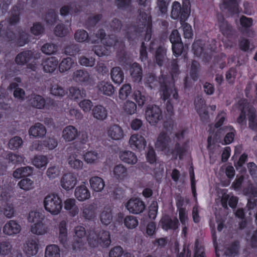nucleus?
I'll list each match as a JSON object with an SVG mask.
<instances>
[{
	"label": "nucleus",
	"mask_w": 257,
	"mask_h": 257,
	"mask_svg": "<svg viewBox=\"0 0 257 257\" xmlns=\"http://www.w3.org/2000/svg\"><path fill=\"white\" fill-rule=\"evenodd\" d=\"M183 139V132L175 134L162 132L158 137L155 146L168 156L175 159L177 156L181 158L185 151Z\"/></svg>",
	"instance_id": "1"
},
{
	"label": "nucleus",
	"mask_w": 257,
	"mask_h": 257,
	"mask_svg": "<svg viewBox=\"0 0 257 257\" xmlns=\"http://www.w3.org/2000/svg\"><path fill=\"white\" fill-rule=\"evenodd\" d=\"M43 206L47 212L52 215H57L62 210V201L58 195L51 193L44 197Z\"/></svg>",
	"instance_id": "2"
},
{
	"label": "nucleus",
	"mask_w": 257,
	"mask_h": 257,
	"mask_svg": "<svg viewBox=\"0 0 257 257\" xmlns=\"http://www.w3.org/2000/svg\"><path fill=\"white\" fill-rule=\"evenodd\" d=\"M88 242L93 247L100 246L108 247L110 243V234L107 231H101L99 234L94 231H90L88 237Z\"/></svg>",
	"instance_id": "3"
},
{
	"label": "nucleus",
	"mask_w": 257,
	"mask_h": 257,
	"mask_svg": "<svg viewBox=\"0 0 257 257\" xmlns=\"http://www.w3.org/2000/svg\"><path fill=\"white\" fill-rule=\"evenodd\" d=\"M41 57V53L35 51H26L17 55L16 62L18 64H24L29 61L31 62L28 65V68L35 71L38 68V64L35 61Z\"/></svg>",
	"instance_id": "4"
},
{
	"label": "nucleus",
	"mask_w": 257,
	"mask_h": 257,
	"mask_svg": "<svg viewBox=\"0 0 257 257\" xmlns=\"http://www.w3.org/2000/svg\"><path fill=\"white\" fill-rule=\"evenodd\" d=\"M146 118L149 123L154 125L163 118L162 111L157 105H149L146 110Z\"/></svg>",
	"instance_id": "5"
},
{
	"label": "nucleus",
	"mask_w": 257,
	"mask_h": 257,
	"mask_svg": "<svg viewBox=\"0 0 257 257\" xmlns=\"http://www.w3.org/2000/svg\"><path fill=\"white\" fill-rule=\"evenodd\" d=\"M58 239L62 246L66 249L71 248V245L68 240V232L67 222L65 220L61 221L58 225Z\"/></svg>",
	"instance_id": "6"
},
{
	"label": "nucleus",
	"mask_w": 257,
	"mask_h": 257,
	"mask_svg": "<svg viewBox=\"0 0 257 257\" xmlns=\"http://www.w3.org/2000/svg\"><path fill=\"white\" fill-rule=\"evenodd\" d=\"M190 10L188 7L181 8L180 3L177 2L173 3L171 12V17L173 19L180 18V22H185L189 17Z\"/></svg>",
	"instance_id": "7"
},
{
	"label": "nucleus",
	"mask_w": 257,
	"mask_h": 257,
	"mask_svg": "<svg viewBox=\"0 0 257 257\" xmlns=\"http://www.w3.org/2000/svg\"><path fill=\"white\" fill-rule=\"evenodd\" d=\"M78 182V180L76 175L72 173L64 174L60 181L61 187L66 191H69L74 188Z\"/></svg>",
	"instance_id": "8"
},
{
	"label": "nucleus",
	"mask_w": 257,
	"mask_h": 257,
	"mask_svg": "<svg viewBox=\"0 0 257 257\" xmlns=\"http://www.w3.org/2000/svg\"><path fill=\"white\" fill-rule=\"evenodd\" d=\"M85 235V230L83 226H77L75 227L73 241L71 246L73 250L79 249L84 245Z\"/></svg>",
	"instance_id": "9"
},
{
	"label": "nucleus",
	"mask_w": 257,
	"mask_h": 257,
	"mask_svg": "<svg viewBox=\"0 0 257 257\" xmlns=\"http://www.w3.org/2000/svg\"><path fill=\"white\" fill-rule=\"evenodd\" d=\"M127 210L132 214H138L143 212L146 206L144 202L139 198H132L125 204Z\"/></svg>",
	"instance_id": "10"
},
{
	"label": "nucleus",
	"mask_w": 257,
	"mask_h": 257,
	"mask_svg": "<svg viewBox=\"0 0 257 257\" xmlns=\"http://www.w3.org/2000/svg\"><path fill=\"white\" fill-rule=\"evenodd\" d=\"M103 42L104 46H95L94 48L95 53L98 56L107 55L110 52L112 47L115 45L116 40L113 36L106 38Z\"/></svg>",
	"instance_id": "11"
},
{
	"label": "nucleus",
	"mask_w": 257,
	"mask_h": 257,
	"mask_svg": "<svg viewBox=\"0 0 257 257\" xmlns=\"http://www.w3.org/2000/svg\"><path fill=\"white\" fill-rule=\"evenodd\" d=\"M128 144L132 149L142 151L145 149L147 142L143 136L137 133L131 136Z\"/></svg>",
	"instance_id": "12"
},
{
	"label": "nucleus",
	"mask_w": 257,
	"mask_h": 257,
	"mask_svg": "<svg viewBox=\"0 0 257 257\" xmlns=\"http://www.w3.org/2000/svg\"><path fill=\"white\" fill-rule=\"evenodd\" d=\"M21 230L20 224L16 221L10 220L7 221L3 227V233L10 236H14L19 233Z\"/></svg>",
	"instance_id": "13"
},
{
	"label": "nucleus",
	"mask_w": 257,
	"mask_h": 257,
	"mask_svg": "<svg viewBox=\"0 0 257 257\" xmlns=\"http://www.w3.org/2000/svg\"><path fill=\"white\" fill-rule=\"evenodd\" d=\"M38 241L34 239H28L23 244V250L28 256L35 255L38 252Z\"/></svg>",
	"instance_id": "14"
},
{
	"label": "nucleus",
	"mask_w": 257,
	"mask_h": 257,
	"mask_svg": "<svg viewBox=\"0 0 257 257\" xmlns=\"http://www.w3.org/2000/svg\"><path fill=\"white\" fill-rule=\"evenodd\" d=\"M162 98L164 100H177L178 99V93L173 83L167 84L164 82V84L162 86Z\"/></svg>",
	"instance_id": "15"
},
{
	"label": "nucleus",
	"mask_w": 257,
	"mask_h": 257,
	"mask_svg": "<svg viewBox=\"0 0 257 257\" xmlns=\"http://www.w3.org/2000/svg\"><path fill=\"white\" fill-rule=\"evenodd\" d=\"M107 137L111 140L119 141L125 136L123 129L117 124H113L109 126L106 131Z\"/></svg>",
	"instance_id": "16"
},
{
	"label": "nucleus",
	"mask_w": 257,
	"mask_h": 257,
	"mask_svg": "<svg viewBox=\"0 0 257 257\" xmlns=\"http://www.w3.org/2000/svg\"><path fill=\"white\" fill-rule=\"evenodd\" d=\"M74 196L79 201H84L90 198L91 194L86 185L82 184L76 187Z\"/></svg>",
	"instance_id": "17"
},
{
	"label": "nucleus",
	"mask_w": 257,
	"mask_h": 257,
	"mask_svg": "<svg viewBox=\"0 0 257 257\" xmlns=\"http://www.w3.org/2000/svg\"><path fill=\"white\" fill-rule=\"evenodd\" d=\"M64 208L72 217L77 215L79 212V209L76 204V201L74 198H68L64 202Z\"/></svg>",
	"instance_id": "18"
},
{
	"label": "nucleus",
	"mask_w": 257,
	"mask_h": 257,
	"mask_svg": "<svg viewBox=\"0 0 257 257\" xmlns=\"http://www.w3.org/2000/svg\"><path fill=\"white\" fill-rule=\"evenodd\" d=\"M113 178L118 180H123L128 176L127 168L122 164L115 165L112 171Z\"/></svg>",
	"instance_id": "19"
},
{
	"label": "nucleus",
	"mask_w": 257,
	"mask_h": 257,
	"mask_svg": "<svg viewBox=\"0 0 257 257\" xmlns=\"http://www.w3.org/2000/svg\"><path fill=\"white\" fill-rule=\"evenodd\" d=\"M97 88L99 92L105 95L110 96L114 92V87L108 80H103L98 82Z\"/></svg>",
	"instance_id": "20"
},
{
	"label": "nucleus",
	"mask_w": 257,
	"mask_h": 257,
	"mask_svg": "<svg viewBox=\"0 0 257 257\" xmlns=\"http://www.w3.org/2000/svg\"><path fill=\"white\" fill-rule=\"evenodd\" d=\"M30 231L32 233L37 235H43L49 231V227L46 225L45 221L38 223L33 224L31 225Z\"/></svg>",
	"instance_id": "21"
},
{
	"label": "nucleus",
	"mask_w": 257,
	"mask_h": 257,
	"mask_svg": "<svg viewBox=\"0 0 257 257\" xmlns=\"http://www.w3.org/2000/svg\"><path fill=\"white\" fill-rule=\"evenodd\" d=\"M107 110L101 105H96L92 109V116L99 121L105 120L107 117Z\"/></svg>",
	"instance_id": "22"
},
{
	"label": "nucleus",
	"mask_w": 257,
	"mask_h": 257,
	"mask_svg": "<svg viewBox=\"0 0 257 257\" xmlns=\"http://www.w3.org/2000/svg\"><path fill=\"white\" fill-rule=\"evenodd\" d=\"M67 161L70 167L75 170H80L83 168V163L79 155L75 153H71L68 157Z\"/></svg>",
	"instance_id": "23"
},
{
	"label": "nucleus",
	"mask_w": 257,
	"mask_h": 257,
	"mask_svg": "<svg viewBox=\"0 0 257 257\" xmlns=\"http://www.w3.org/2000/svg\"><path fill=\"white\" fill-rule=\"evenodd\" d=\"M77 130L72 125L65 127L62 131V138L66 142L74 140L78 136Z\"/></svg>",
	"instance_id": "24"
},
{
	"label": "nucleus",
	"mask_w": 257,
	"mask_h": 257,
	"mask_svg": "<svg viewBox=\"0 0 257 257\" xmlns=\"http://www.w3.org/2000/svg\"><path fill=\"white\" fill-rule=\"evenodd\" d=\"M46 133L47 131L45 126L39 122L31 126L29 130V135L34 137H43L46 135Z\"/></svg>",
	"instance_id": "25"
},
{
	"label": "nucleus",
	"mask_w": 257,
	"mask_h": 257,
	"mask_svg": "<svg viewBox=\"0 0 257 257\" xmlns=\"http://www.w3.org/2000/svg\"><path fill=\"white\" fill-rule=\"evenodd\" d=\"M89 182L91 189L95 192H101L104 188L105 182L101 177H92L90 178Z\"/></svg>",
	"instance_id": "26"
},
{
	"label": "nucleus",
	"mask_w": 257,
	"mask_h": 257,
	"mask_svg": "<svg viewBox=\"0 0 257 257\" xmlns=\"http://www.w3.org/2000/svg\"><path fill=\"white\" fill-rule=\"evenodd\" d=\"M58 60L55 57H51L43 62V70L46 73H52L57 68Z\"/></svg>",
	"instance_id": "27"
},
{
	"label": "nucleus",
	"mask_w": 257,
	"mask_h": 257,
	"mask_svg": "<svg viewBox=\"0 0 257 257\" xmlns=\"http://www.w3.org/2000/svg\"><path fill=\"white\" fill-rule=\"evenodd\" d=\"M96 208L91 204H87L83 206L81 209V215L86 220H93L96 216Z\"/></svg>",
	"instance_id": "28"
},
{
	"label": "nucleus",
	"mask_w": 257,
	"mask_h": 257,
	"mask_svg": "<svg viewBox=\"0 0 257 257\" xmlns=\"http://www.w3.org/2000/svg\"><path fill=\"white\" fill-rule=\"evenodd\" d=\"M162 228L165 230L175 229L178 227L179 221L176 217L173 219L169 216H165L161 221Z\"/></svg>",
	"instance_id": "29"
},
{
	"label": "nucleus",
	"mask_w": 257,
	"mask_h": 257,
	"mask_svg": "<svg viewBox=\"0 0 257 257\" xmlns=\"http://www.w3.org/2000/svg\"><path fill=\"white\" fill-rule=\"evenodd\" d=\"M238 104L239 105V109L241 110V113L237 117V121L240 124L244 125L246 123L245 113L246 112L248 113V110L251 106H249L247 101L244 99L240 100Z\"/></svg>",
	"instance_id": "30"
},
{
	"label": "nucleus",
	"mask_w": 257,
	"mask_h": 257,
	"mask_svg": "<svg viewBox=\"0 0 257 257\" xmlns=\"http://www.w3.org/2000/svg\"><path fill=\"white\" fill-rule=\"evenodd\" d=\"M73 79L78 82L87 84L90 81V75L88 72L83 70L75 71L72 75Z\"/></svg>",
	"instance_id": "31"
},
{
	"label": "nucleus",
	"mask_w": 257,
	"mask_h": 257,
	"mask_svg": "<svg viewBox=\"0 0 257 257\" xmlns=\"http://www.w3.org/2000/svg\"><path fill=\"white\" fill-rule=\"evenodd\" d=\"M29 102L33 107L38 109H42L45 106L46 108H49L46 104L45 99L39 95H32L29 99Z\"/></svg>",
	"instance_id": "32"
},
{
	"label": "nucleus",
	"mask_w": 257,
	"mask_h": 257,
	"mask_svg": "<svg viewBox=\"0 0 257 257\" xmlns=\"http://www.w3.org/2000/svg\"><path fill=\"white\" fill-rule=\"evenodd\" d=\"M120 160L128 164H135L138 161V158L135 154L130 151H124L120 153Z\"/></svg>",
	"instance_id": "33"
},
{
	"label": "nucleus",
	"mask_w": 257,
	"mask_h": 257,
	"mask_svg": "<svg viewBox=\"0 0 257 257\" xmlns=\"http://www.w3.org/2000/svg\"><path fill=\"white\" fill-rule=\"evenodd\" d=\"M143 29L146 31L145 40L149 41L151 39V20L150 16L146 14L142 15Z\"/></svg>",
	"instance_id": "34"
},
{
	"label": "nucleus",
	"mask_w": 257,
	"mask_h": 257,
	"mask_svg": "<svg viewBox=\"0 0 257 257\" xmlns=\"http://www.w3.org/2000/svg\"><path fill=\"white\" fill-rule=\"evenodd\" d=\"M110 76L112 81L115 84H120L124 79L123 72L118 67L112 68L110 72Z\"/></svg>",
	"instance_id": "35"
},
{
	"label": "nucleus",
	"mask_w": 257,
	"mask_h": 257,
	"mask_svg": "<svg viewBox=\"0 0 257 257\" xmlns=\"http://www.w3.org/2000/svg\"><path fill=\"white\" fill-rule=\"evenodd\" d=\"M99 218L101 222L104 225L110 224L113 218L110 207H104L100 213Z\"/></svg>",
	"instance_id": "36"
},
{
	"label": "nucleus",
	"mask_w": 257,
	"mask_h": 257,
	"mask_svg": "<svg viewBox=\"0 0 257 257\" xmlns=\"http://www.w3.org/2000/svg\"><path fill=\"white\" fill-rule=\"evenodd\" d=\"M8 89L14 90V97L18 100L23 101L26 98V93L25 90L18 87V84L16 83H11L8 87Z\"/></svg>",
	"instance_id": "37"
},
{
	"label": "nucleus",
	"mask_w": 257,
	"mask_h": 257,
	"mask_svg": "<svg viewBox=\"0 0 257 257\" xmlns=\"http://www.w3.org/2000/svg\"><path fill=\"white\" fill-rule=\"evenodd\" d=\"M194 104L195 108L201 118L202 119L207 118V114L206 113L204 101L200 97H197L195 99Z\"/></svg>",
	"instance_id": "38"
},
{
	"label": "nucleus",
	"mask_w": 257,
	"mask_h": 257,
	"mask_svg": "<svg viewBox=\"0 0 257 257\" xmlns=\"http://www.w3.org/2000/svg\"><path fill=\"white\" fill-rule=\"evenodd\" d=\"M100 158L99 154L95 151H87L83 154V159L88 164H96Z\"/></svg>",
	"instance_id": "39"
},
{
	"label": "nucleus",
	"mask_w": 257,
	"mask_h": 257,
	"mask_svg": "<svg viewBox=\"0 0 257 257\" xmlns=\"http://www.w3.org/2000/svg\"><path fill=\"white\" fill-rule=\"evenodd\" d=\"M27 219L29 223H38L45 221V215L39 211H31L29 213Z\"/></svg>",
	"instance_id": "40"
},
{
	"label": "nucleus",
	"mask_w": 257,
	"mask_h": 257,
	"mask_svg": "<svg viewBox=\"0 0 257 257\" xmlns=\"http://www.w3.org/2000/svg\"><path fill=\"white\" fill-rule=\"evenodd\" d=\"M48 162L47 157L44 155L36 156L32 160V164L39 169H45Z\"/></svg>",
	"instance_id": "41"
},
{
	"label": "nucleus",
	"mask_w": 257,
	"mask_h": 257,
	"mask_svg": "<svg viewBox=\"0 0 257 257\" xmlns=\"http://www.w3.org/2000/svg\"><path fill=\"white\" fill-rule=\"evenodd\" d=\"M248 119V126L252 130L257 131V113L255 109L250 107L247 114Z\"/></svg>",
	"instance_id": "42"
},
{
	"label": "nucleus",
	"mask_w": 257,
	"mask_h": 257,
	"mask_svg": "<svg viewBox=\"0 0 257 257\" xmlns=\"http://www.w3.org/2000/svg\"><path fill=\"white\" fill-rule=\"evenodd\" d=\"M130 73L133 81L140 82L142 78V70L137 63H134L130 69Z\"/></svg>",
	"instance_id": "43"
},
{
	"label": "nucleus",
	"mask_w": 257,
	"mask_h": 257,
	"mask_svg": "<svg viewBox=\"0 0 257 257\" xmlns=\"http://www.w3.org/2000/svg\"><path fill=\"white\" fill-rule=\"evenodd\" d=\"M45 257H61L60 249L56 244H50L46 246Z\"/></svg>",
	"instance_id": "44"
},
{
	"label": "nucleus",
	"mask_w": 257,
	"mask_h": 257,
	"mask_svg": "<svg viewBox=\"0 0 257 257\" xmlns=\"http://www.w3.org/2000/svg\"><path fill=\"white\" fill-rule=\"evenodd\" d=\"M13 249L12 242L9 239L0 241V255L5 256L10 253Z\"/></svg>",
	"instance_id": "45"
},
{
	"label": "nucleus",
	"mask_w": 257,
	"mask_h": 257,
	"mask_svg": "<svg viewBox=\"0 0 257 257\" xmlns=\"http://www.w3.org/2000/svg\"><path fill=\"white\" fill-rule=\"evenodd\" d=\"M86 96V91L84 89H80L75 87H71L69 89V96L74 100L82 98Z\"/></svg>",
	"instance_id": "46"
},
{
	"label": "nucleus",
	"mask_w": 257,
	"mask_h": 257,
	"mask_svg": "<svg viewBox=\"0 0 257 257\" xmlns=\"http://www.w3.org/2000/svg\"><path fill=\"white\" fill-rule=\"evenodd\" d=\"M0 214H3L7 218H11L15 215V210L13 205L7 203L2 208H0Z\"/></svg>",
	"instance_id": "47"
},
{
	"label": "nucleus",
	"mask_w": 257,
	"mask_h": 257,
	"mask_svg": "<svg viewBox=\"0 0 257 257\" xmlns=\"http://www.w3.org/2000/svg\"><path fill=\"white\" fill-rule=\"evenodd\" d=\"M238 0H222L221 9H227L234 13L237 12V2Z\"/></svg>",
	"instance_id": "48"
},
{
	"label": "nucleus",
	"mask_w": 257,
	"mask_h": 257,
	"mask_svg": "<svg viewBox=\"0 0 257 257\" xmlns=\"http://www.w3.org/2000/svg\"><path fill=\"white\" fill-rule=\"evenodd\" d=\"M19 187L26 191L32 190L34 188V183L33 180L29 178L22 179L18 184Z\"/></svg>",
	"instance_id": "49"
},
{
	"label": "nucleus",
	"mask_w": 257,
	"mask_h": 257,
	"mask_svg": "<svg viewBox=\"0 0 257 257\" xmlns=\"http://www.w3.org/2000/svg\"><path fill=\"white\" fill-rule=\"evenodd\" d=\"M61 168L58 165H53L48 168L46 175L50 179H54L59 176Z\"/></svg>",
	"instance_id": "50"
},
{
	"label": "nucleus",
	"mask_w": 257,
	"mask_h": 257,
	"mask_svg": "<svg viewBox=\"0 0 257 257\" xmlns=\"http://www.w3.org/2000/svg\"><path fill=\"white\" fill-rule=\"evenodd\" d=\"M50 91L52 95L60 97H63L67 93L66 90L58 84L52 85L50 89Z\"/></svg>",
	"instance_id": "51"
},
{
	"label": "nucleus",
	"mask_w": 257,
	"mask_h": 257,
	"mask_svg": "<svg viewBox=\"0 0 257 257\" xmlns=\"http://www.w3.org/2000/svg\"><path fill=\"white\" fill-rule=\"evenodd\" d=\"M122 108L126 114H133L137 111V105L134 102L127 100L123 104Z\"/></svg>",
	"instance_id": "52"
},
{
	"label": "nucleus",
	"mask_w": 257,
	"mask_h": 257,
	"mask_svg": "<svg viewBox=\"0 0 257 257\" xmlns=\"http://www.w3.org/2000/svg\"><path fill=\"white\" fill-rule=\"evenodd\" d=\"M23 143V140L21 137L15 136L10 140L8 146L10 149L16 150L21 146Z\"/></svg>",
	"instance_id": "53"
},
{
	"label": "nucleus",
	"mask_w": 257,
	"mask_h": 257,
	"mask_svg": "<svg viewBox=\"0 0 257 257\" xmlns=\"http://www.w3.org/2000/svg\"><path fill=\"white\" fill-rule=\"evenodd\" d=\"M74 62L70 57H67L62 60L59 66V69L60 72H63L69 70L73 65Z\"/></svg>",
	"instance_id": "54"
},
{
	"label": "nucleus",
	"mask_w": 257,
	"mask_h": 257,
	"mask_svg": "<svg viewBox=\"0 0 257 257\" xmlns=\"http://www.w3.org/2000/svg\"><path fill=\"white\" fill-rule=\"evenodd\" d=\"M156 61L159 66H162L166 60V50L163 47H159L156 53Z\"/></svg>",
	"instance_id": "55"
},
{
	"label": "nucleus",
	"mask_w": 257,
	"mask_h": 257,
	"mask_svg": "<svg viewBox=\"0 0 257 257\" xmlns=\"http://www.w3.org/2000/svg\"><path fill=\"white\" fill-rule=\"evenodd\" d=\"M124 223L127 228L133 229L138 225L139 221L136 217L128 215L125 217Z\"/></svg>",
	"instance_id": "56"
},
{
	"label": "nucleus",
	"mask_w": 257,
	"mask_h": 257,
	"mask_svg": "<svg viewBox=\"0 0 257 257\" xmlns=\"http://www.w3.org/2000/svg\"><path fill=\"white\" fill-rule=\"evenodd\" d=\"M133 98L138 104L139 106H143L147 100L145 94L139 90L134 91Z\"/></svg>",
	"instance_id": "57"
},
{
	"label": "nucleus",
	"mask_w": 257,
	"mask_h": 257,
	"mask_svg": "<svg viewBox=\"0 0 257 257\" xmlns=\"http://www.w3.org/2000/svg\"><path fill=\"white\" fill-rule=\"evenodd\" d=\"M132 91V87L128 84H123L120 88L119 91V97L122 100L125 99L130 94Z\"/></svg>",
	"instance_id": "58"
},
{
	"label": "nucleus",
	"mask_w": 257,
	"mask_h": 257,
	"mask_svg": "<svg viewBox=\"0 0 257 257\" xmlns=\"http://www.w3.org/2000/svg\"><path fill=\"white\" fill-rule=\"evenodd\" d=\"M75 39L79 42H84L87 40L88 34L86 31L83 30H79L75 32Z\"/></svg>",
	"instance_id": "59"
},
{
	"label": "nucleus",
	"mask_w": 257,
	"mask_h": 257,
	"mask_svg": "<svg viewBox=\"0 0 257 257\" xmlns=\"http://www.w3.org/2000/svg\"><path fill=\"white\" fill-rule=\"evenodd\" d=\"M69 30L68 27H66L64 25H59L55 27L54 33L58 36L63 37L68 33Z\"/></svg>",
	"instance_id": "60"
},
{
	"label": "nucleus",
	"mask_w": 257,
	"mask_h": 257,
	"mask_svg": "<svg viewBox=\"0 0 257 257\" xmlns=\"http://www.w3.org/2000/svg\"><path fill=\"white\" fill-rule=\"evenodd\" d=\"M41 51L47 55H51L57 51V46L53 44H46L42 47Z\"/></svg>",
	"instance_id": "61"
},
{
	"label": "nucleus",
	"mask_w": 257,
	"mask_h": 257,
	"mask_svg": "<svg viewBox=\"0 0 257 257\" xmlns=\"http://www.w3.org/2000/svg\"><path fill=\"white\" fill-rule=\"evenodd\" d=\"M79 106L84 112H88L91 109L93 104L89 99H83L79 103Z\"/></svg>",
	"instance_id": "62"
},
{
	"label": "nucleus",
	"mask_w": 257,
	"mask_h": 257,
	"mask_svg": "<svg viewBox=\"0 0 257 257\" xmlns=\"http://www.w3.org/2000/svg\"><path fill=\"white\" fill-rule=\"evenodd\" d=\"M178 212L179 218L182 225H188V217L186 209L185 208H180Z\"/></svg>",
	"instance_id": "63"
},
{
	"label": "nucleus",
	"mask_w": 257,
	"mask_h": 257,
	"mask_svg": "<svg viewBox=\"0 0 257 257\" xmlns=\"http://www.w3.org/2000/svg\"><path fill=\"white\" fill-rule=\"evenodd\" d=\"M123 252V249L120 246H115L110 250L109 257H121Z\"/></svg>",
	"instance_id": "64"
}]
</instances>
